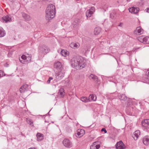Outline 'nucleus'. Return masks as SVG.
<instances>
[{"instance_id":"nucleus-46","label":"nucleus","mask_w":149,"mask_h":149,"mask_svg":"<svg viewBox=\"0 0 149 149\" xmlns=\"http://www.w3.org/2000/svg\"><path fill=\"white\" fill-rule=\"evenodd\" d=\"M80 131V132H81L82 131H84V130H81Z\"/></svg>"},{"instance_id":"nucleus-21","label":"nucleus","mask_w":149,"mask_h":149,"mask_svg":"<svg viewBox=\"0 0 149 149\" xmlns=\"http://www.w3.org/2000/svg\"><path fill=\"white\" fill-rule=\"evenodd\" d=\"M101 31V29L100 27H97L94 29V33L95 35L98 34Z\"/></svg>"},{"instance_id":"nucleus-19","label":"nucleus","mask_w":149,"mask_h":149,"mask_svg":"<svg viewBox=\"0 0 149 149\" xmlns=\"http://www.w3.org/2000/svg\"><path fill=\"white\" fill-rule=\"evenodd\" d=\"M88 99L90 100V102L91 101H95L97 99L96 96L95 95L93 94L90 95L88 97Z\"/></svg>"},{"instance_id":"nucleus-38","label":"nucleus","mask_w":149,"mask_h":149,"mask_svg":"<svg viewBox=\"0 0 149 149\" xmlns=\"http://www.w3.org/2000/svg\"><path fill=\"white\" fill-rule=\"evenodd\" d=\"M87 11H89V13H90L92 15L93 14V11L90 10V9L89 10H88Z\"/></svg>"},{"instance_id":"nucleus-47","label":"nucleus","mask_w":149,"mask_h":149,"mask_svg":"<svg viewBox=\"0 0 149 149\" xmlns=\"http://www.w3.org/2000/svg\"><path fill=\"white\" fill-rule=\"evenodd\" d=\"M148 76H149V72H148Z\"/></svg>"},{"instance_id":"nucleus-4","label":"nucleus","mask_w":149,"mask_h":149,"mask_svg":"<svg viewBox=\"0 0 149 149\" xmlns=\"http://www.w3.org/2000/svg\"><path fill=\"white\" fill-rule=\"evenodd\" d=\"M65 75V72L63 71H58L56 73V79L57 81L61 79Z\"/></svg>"},{"instance_id":"nucleus-25","label":"nucleus","mask_w":149,"mask_h":149,"mask_svg":"<svg viewBox=\"0 0 149 149\" xmlns=\"http://www.w3.org/2000/svg\"><path fill=\"white\" fill-rule=\"evenodd\" d=\"M80 100L82 101L85 103L90 102V100H89L88 98L85 97H81Z\"/></svg>"},{"instance_id":"nucleus-41","label":"nucleus","mask_w":149,"mask_h":149,"mask_svg":"<svg viewBox=\"0 0 149 149\" xmlns=\"http://www.w3.org/2000/svg\"><path fill=\"white\" fill-rule=\"evenodd\" d=\"M147 13H149V8L146 9L145 10Z\"/></svg>"},{"instance_id":"nucleus-28","label":"nucleus","mask_w":149,"mask_h":149,"mask_svg":"<svg viewBox=\"0 0 149 149\" xmlns=\"http://www.w3.org/2000/svg\"><path fill=\"white\" fill-rule=\"evenodd\" d=\"M26 59H27V61L28 62H30L31 61V55L27 54L26 55Z\"/></svg>"},{"instance_id":"nucleus-42","label":"nucleus","mask_w":149,"mask_h":149,"mask_svg":"<svg viewBox=\"0 0 149 149\" xmlns=\"http://www.w3.org/2000/svg\"><path fill=\"white\" fill-rule=\"evenodd\" d=\"M78 23L77 22H74L73 23V24L74 25H77Z\"/></svg>"},{"instance_id":"nucleus-39","label":"nucleus","mask_w":149,"mask_h":149,"mask_svg":"<svg viewBox=\"0 0 149 149\" xmlns=\"http://www.w3.org/2000/svg\"><path fill=\"white\" fill-rule=\"evenodd\" d=\"M123 26V23H120L118 25V26L120 27H122Z\"/></svg>"},{"instance_id":"nucleus-5","label":"nucleus","mask_w":149,"mask_h":149,"mask_svg":"<svg viewBox=\"0 0 149 149\" xmlns=\"http://www.w3.org/2000/svg\"><path fill=\"white\" fill-rule=\"evenodd\" d=\"M138 40L141 42L149 44V37H144L143 36H141L138 37Z\"/></svg>"},{"instance_id":"nucleus-7","label":"nucleus","mask_w":149,"mask_h":149,"mask_svg":"<svg viewBox=\"0 0 149 149\" xmlns=\"http://www.w3.org/2000/svg\"><path fill=\"white\" fill-rule=\"evenodd\" d=\"M116 149H124L125 148V146L122 141L117 143L116 145Z\"/></svg>"},{"instance_id":"nucleus-27","label":"nucleus","mask_w":149,"mask_h":149,"mask_svg":"<svg viewBox=\"0 0 149 149\" xmlns=\"http://www.w3.org/2000/svg\"><path fill=\"white\" fill-rule=\"evenodd\" d=\"M61 54L62 56H65L66 55H68V53L66 50H62Z\"/></svg>"},{"instance_id":"nucleus-9","label":"nucleus","mask_w":149,"mask_h":149,"mask_svg":"<svg viewBox=\"0 0 149 149\" xmlns=\"http://www.w3.org/2000/svg\"><path fill=\"white\" fill-rule=\"evenodd\" d=\"M128 10L131 13L136 14L139 11V8H138L132 7L129 8Z\"/></svg>"},{"instance_id":"nucleus-30","label":"nucleus","mask_w":149,"mask_h":149,"mask_svg":"<svg viewBox=\"0 0 149 149\" xmlns=\"http://www.w3.org/2000/svg\"><path fill=\"white\" fill-rule=\"evenodd\" d=\"M78 131L77 132V136H78V137H80L81 136H83V133H81L80 131H79V130H78Z\"/></svg>"},{"instance_id":"nucleus-20","label":"nucleus","mask_w":149,"mask_h":149,"mask_svg":"<svg viewBox=\"0 0 149 149\" xmlns=\"http://www.w3.org/2000/svg\"><path fill=\"white\" fill-rule=\"evenodd\" d=\"M6 33L4 30L0 27V37H2L6 35Z\"/></svg>"},{"instance_id":"nucleus-40","label":"nucleus","mask_w":149,"mask_h":149,"mask_svg":"<svg viewBox=\"0 0 149 149\" xmlns=\"http://www.w3.org/2000/svg\"><path fill=\"white\" fill-rule=\"evenodd\" d=\"M115 49H113V50H111V52L112 53H115V52H116V51L115 50Z\"/></svg>"},{"instance_id":"nucleus-6","label":"nucleus","mask_w":149,"mask_h":149,"mask_svg":"<svg viewBox=\"0 0 149 149\" xmlns=\"http://www.w3.org/2000/svg\"><path fill=\"white\" fill-rule=\"evenodd\" d=\"M63 143L64 146L68 148H70L72 146V143L70 140L68 139H65L63 141Z\"/></svg>"},{"instance_id":"nucleus-13","label":"nucleus","mask_w":149,"mask_h":149,"mask_svg":"<svg viewBox=\"0 0 149 149\" xmlns=\"http://www.w3.org/2000/svg\"><path fill=\"white\" fill-rule=\"evenodd\" d=\"M142 126L144 127H148L149 124V119H145L142 121Z\"/></svg>"},{"instance_id":"nucleus-26","label":"nucleus","mask_w":149,"mask_h":149,"mask_svg":"<svg viewBox=\"0 0 149 149\" xmlns=\"http://www.w3.org/2000/svg\"><path fill=\"white\" fill-rule=\"evenodd\" d=\"M89 78L90 79H93L95 81H97L98 80L97 77L93 74H91L89 76Z\"/></svg>"},{"instance_id":"nucleus-8","label":"nucleus","mask_w":149,"mask_h":149,"mask_svg":"<svg viewBox=\"0 0 149 149\" xmlns=\"http://www.w3.org/2000/svg\"><path fill=\"white\" fill-rule=\"evenodd\" d=\"M98 141L94 142L90 147V149H98L100 147V144L98 143Z\"/></svg>"},{"instance_id":"nucleus-1","label":"nucleus","mask_w":149,"mask_h":149,"mask_svg":"<svg viewBox=\"0 0 149 149\" xmlns=\"http://www.w3.org/2000/svg\"><path fill=\"white\" fill-rule=\"evenodd\" d=\"M85 61L81 56H76L71 59V63L72 67L77 69L83 68L86 65Z\"/></svg>"},{"instance_id":"nucleus-10","label":"nucleus","mask_w":149,"mask_h":149,"mask_svg":"<svg viewBox=\"0 0 149 149\" xmlns=\"http://www.w3.org/2000/svg\"><path fill=\"white\" fill-rule=\"evenodd\" d=\"M62 66L61 63L59 61L56 62L54 65V68L58 70H61L62 68Z\"/></svg>"},{"instance_id":"nucleus-2","label":"nucleus","mask_w":149,"mask_h":149,"mask_svg":"<svg viewBox=\"0 0 149 149\" xmlns=\"http://www.w3.org/2000/svg\"><path fill=\"white\" fill-rule=\"evenodd\" d=\"M46 19L49 20L51 19L54 17L55 13V7L52 4H49L45 11Z\"/></svg>"},{"instance_id":"nucleus-44","label":"nucleus","mask_w":149,"mask_h":149,"mask_svg":"<svg viewBox=\"0 0 149 149\" xmlns=\"http://www.w3.org/2000/svg\"><path fill=\"white\" fill-rule=\"evenodd\" d=\"M19 61H20L21 63H23V62H24V61H23L22 60H21L20 59H19Z\"/></svg>"},{"instance_id":"nucleus-12","label":"nucleus","mask_w":149,"mask_h":149,"mask_svg":"<svg viewBox=\"0 0 149 149\" xmlns=\"http://www.w3.org/2000/svg\"><path fill=\"white\" fill-rule=\"evenodd\" d=\"M29 85L26 84H24L19 89V91L21 93H23L27 90V88L28 87Z\"/></svg>"},{"instance_id":"nucleus-3","label":"nucleus","mask_w":149,"mask_h":149,"mask_svg":"<svg viewBox=\"0 0 149 149\" xmlns=\"http://www.w3.org/2000/svg\"><path fill=\"white\" fill-rule=\"evenodd\" d=\"M39 52L42 53L44 54H46L49 51V48L45 45H43L39 48Z\"/></svg>"},{"instance_id":"nucleus-32","label":"nucleus","mask_w":149,"mask_h":149,"mask_svg":"<svg viewBox=\"0 0 149 149\" xmlns=\"http://www.w3.org/2000/svg\"><path fill=\"white\" fill-rule=\"evenodd\" d=\"M5 75L6 74L4 73V72L1 70H0V78Z\"/></svg>"},{"instance_id":"nucleus-37","label":"nucleus","mask_w":149,"mask_h":149,"mask_svg":"<svg viewBox=\"0 0 149 149\" xmlns=\"http://www.w3.org/2000/svg\"><path fill=\"white\" fill-rule=\"evenodd\" d=\"M101 131L102 132H104V133H106L107 132V131L104 128H103L101 129Z\"/></svg>"},{"instance_id":"nucleus-17","label":"nucleus","mask_w":149,"mask_h":149,"mask_svg":"<svg viewBox=\"0 0 149 149\" xmlns=\"http://www.w3.org/2000/svg\"><path fill=\"white\" fill-rule=\"evenodd\" d=\"M79 44L77 42V43H74L72 42L70 44V47L72 48H78L79 46Z\"/></svg>"},{"instance_id":"nucleus-22","label":"nucleus","mask_w":149,"mask_h":149,"mask_svg":"<svg viewBox=\"0 0 149 149\" xmlns=\"http://www.w3.org/2000/svg\"><path fill=\"white\" fill-rule=\"evenodd\" d=\"M58 94L61 97H63L65 95L64 89L63 88H61L59 90Z\"/></svg>"},{"instance_id":"nucleus-29","label":"nucleus","mask_w":149,"mask_h":149,"mask_svg":"<svg viewBox=\"0 0 149 149\" xmlns=\"http://www.w3.org/2000/svg\"><path fill=\"white\" fill-rule=\"evenodd\" d=\"M26 121L28 124H29L30 125H33V122L32 121H31L30 119H29V118H26Z\"/></svg>"},{"instance_id":"nucleus-15","label":"nucleus","mask_w":149,"mask_h":149,"mask_svg":"<svg viewBox=\"0 0 149 149\" xmlns=\"http://www.w3.org/2000/svg\"><path fill=\"white\" fill-rule=\"evenodd\" d=\"M3 21H5L6 23L8 22H10L11 21V18L9 15H7L3 17Z\"/></svg>"},{"instance_id":"nucleus-36","label":"nucleus","mask_w":149,"mask_h":149,"mask_svg":"<svg viewBox=\"0 0 149 149\" xmlns=\"http://www.w3.org/2000/svg\"><path fill=\"white\" fill-rule=\"evenodd\" d=\"M90 10L93 12L95 11V8L94 7H91Z\"/></svg>"},{"instance_id":"nucleus-18","label":"nucleus","mask_w":149,"mask_h":149,"mask_svg":"<svg viewBox=\"0 0 149 149\" xmlns=\"http://www.w3.org/2000/svg\"><path fill=\"white\" fill-rule=\"evenodd\" d=\"M36 136L37 137V140L38 141H40L42 140L43 139V135L40 133H37V134Z\"/></svg>"},{"instance_id":"nucleus-34","label":"nucleus","mask_w":149,"mask_h":149,"mask_svg":"<svg viewBox=\"0 0 149 149\" xmlns=\"http://www.w3.org/2000/svg\"><path fill=\"white\" fill-rule=\"evenodd\" d=\"M21 58H22V59L23 60H25L26 59V56H25V55H22V56H21Z\"/></svg>"},{"instance_id":"nucleus-11","label":"nucleus","mask_w":149,"mask_h":149,"mask_svg":"<svg viewBox=\"0 0 149 149\" xmlns=\"http://www.w3.org/2000/svg\"><path fill=\"white\" fill-rule=\"evenodd\" d=\"M143 33V30L140 26L137 27L136 29L134 31V33L136 34L137 33L139 34H142Z\"/></svg>"},{"instance_id":"nucleus-16","label":"nucleus","mask_w":149,"mask_h":149,"mask_svg":"<svg viewBox=\"0 0 149 149\" xmlns=\"http://www.w3.org/2000/svg\"><path fill=\"white\" fill-rule=\"evenodd\" d=\"M143 142L145 145H148L149 143V137L148 136H145L143 139Z\"/></svg>"},{"instance_id":"nucleus-35","label":"nucleus","mask_w":149,"mask_h":149,"mask_svg":"<svg viewBox=\"0 0 149 149\" xmlns=\"http://www.w3.org/2000/svg\"><path fill=\"white\" fill-rule=\"evenodd\" d=\"M67 130L68 132H70L72 131L71 127H67Z\"/></svg>"},{"instance_id":"nucleus-31","label":"nucleus","mask_w":149,"mask_h":149,"mask_svg":"<svg viewBox=\"0 0 149 149\" xmlns=\"http://www.w3.org/2000/svg\"><path fill=\"white\" fill-rule=\"evenodd\" d=\"M86 16L87 17H91L92 15L91 14L89 13V11H86Z\"/></svg>"},{"instance_id":"nucleus-23","label":"nucleus","mask_w":149,"mask_h":149,"mask_svg":"<svg viewBox=\"0 0 149 149\" xmlns=\"http://www.w3.org/2000/svg\"><path fill=\"white\" fill-rule=\"evenodd\" d=\"M22 15L24 19L26 21H29L31 19V18L29 16L25 13H23L22 14Z\"/></svg>"},{"instance_id":"nucleus-14","label":"nucleus","mask_w":149,"mask_h":149,"mask_svg":"<svg viewBox=\"0 0 149 149\" xmlns=\"http://www.w3.org/2000/svg\"><path fill=\"white\" fill-rule=\"evenodd\" d=\"M140 135V132L139 130H137L135 132L133 135L132 137L135 140L137 139L139 136Z\"/></svg>"},{"instance_id":"nucleus-24","label":"nucleus","mask_w":149,"mask_h":149,"mask_svg":"<svg viewBox=\"0 0 149 149\" xmlns=\"http://www.w3.org/2000/svg\"><path fill=\"white\" fill-rule=\"evenodd\" d=\"M119 98L121 101H125L127 99V97L125 94H121L119 96Z\"/></svg>"},{"instance_id":"nucleus-45","label":"nucleus","mask_w":149,"mask_h":149,"mask_svg":"<svg viewBox=\"0 0 149 149\" xmlns=\"http://www.w3.org/2000/svg\"><path fill=\"white\" fill-rule=\"evenodd\" d=\"M128 101H127V105H128H128H130V104H128V103L127 102H128Z\"/></svg>"},{"instance_id":"nucleus-48","label":"nucleus","mask_w":149,"mask_h":149,"mask_svg":"<svg viewBox=\"0 0 149 149\" xmlns=\"http://www.w3.org/2000/svg\"><path fill=\"white\" fill-rule=\"evenodd\" d=\"M128 1H130V0H127Z\"/></svg>"},{"instance_id":"nucleus-43","label":"nucleus","mask_w":149,"mask_h":149,"mask_svg":"<svg viewBox=\"0 0 149 149\" xmlns=\"http://www.w3.org/2000/svg\"><path fill=\"white\" fill-rule=\"evenodd\" d=\"M28 149H37L36 148L33 147V148H29Z\"/></svg>"},{"instance_id":"nucleus-33","label":"nucleus","mask_w":149,"mask_h":149,"mask_svg":"<svg viewBox=\"0 0 149 149\" xmlns=\"http://www.w3.org/2000/svg\"><path fill=\"white\" fill-rule=\"evenodd\" d=\"M53 79V78L52 77H49L47 81V84H49L50 83V81L51 80Z\"/></svg>"}]
</instances>
